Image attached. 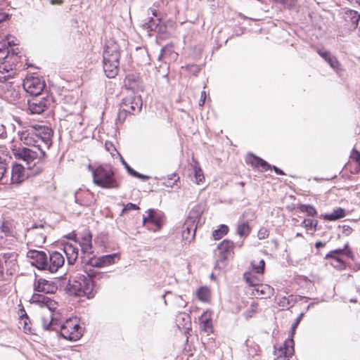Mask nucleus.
<instances>
[{"instance_id": "nucleus-1", "label": "nucleus", "mask_w": 360, "mask_h": 360, "mask_svg": "<svg viewBox=\"0 0 360 360\" xmlns=\"http://www.w3.org/2000/svg\"><path fill=\"white\" fill-rule=\"evenodd\" d=\"M20 139L28 147L13 150L15 158L22 160L27 169L35 167L34 173L40 170L37 165L45 156V150L52 144L53 131L49 127L35 124L19 133Z\"/></svg>"}, {"instance_id": "nucleus-2", "label": "nucleus", "mask_w": 360, "mask_h": 360, "mask_svg": "<svg viewBox=\"0 0 360 360\" xmlns=\"http://www.w3.org/2000/svg\"><path fill=\"white\" fill-rule=\"evenodd\" d=\"M120 46L114 41H109L103 52V70L106 76L114 78L118 73L120 65Z\"/></svg>"}, {"instance_id": "nucleus-3", "label": "nucleus", "mask_w": 360, "mask_h": 360, "mask_svg": "<svg viewBox=\"0 0 360 360\" xmlns=\"http://www.w3.org/2000/svg\"><path fill=\"white\" fill-rule=\"evenodd\" d=\"M22 226L13 219L4 220L0 226L1 243L11 249L17 242L22 240Z\"/></svg>"}, {"instance_id": "nucleus-4", "label": "nucleus", "mask_w": 360, "mask_h": 360, "mask_svg": "<svg viewBox=\"0 0 360 360\" xmlns=\"http://www.w3.org/2000/svg\"><path fill=\"white\" fill-rule=\"evenodd\" d=\"M88 169L91 172L93 182L103 188H118L120 184L115 177V173L110 166H98L96 169L90 165Z\"/></svg>"}, {"instance_id": "nucleus-5", "label": "nucleus", "mask_w": 360, "mask_h": 360, "mask_svg": "<svg viewBox=\"0 0 360 360\" xmlns=\"http://www.w3.org/2000/svg\"><path fill=\"white\" fill-rule=\"evenodd\" d=\"M87 277L70 279L66 286L67 290L70 295L75 296H86L87 298L94 297V283L92 276L94 273L86 272Z\"/></svg>"}, {"instance_id": "nucleus-6", "label": "nucleus", "mask_w": 360, "mask_h": 360, "mask_svg": "<svg viewBox=\"0 0 360 360\" xmlns=\"http://www.w3.org/2000/svg\"><path fill=\"white\" fill-rule=\"evenodd\" d=\"M13 74V68L5 62L0 64V88L6 89L4 97L13 102L19 98L18 91L12 88L11 82H6Z\"/></svg>"}, {"instance_id": "nucleus-7", "label": "nucleus", "mask_w": 360, "mask_h": 360, "mask_svg": "<svg viewBox=\"0 0 360 360\" xmlns=\"http://www.w3.org/2000/svg\"><path fill=\"white\" fill-rule=\"evenodd\" d=\"M60 334L64 339L77 341L83 335V328L77 318L67 319L60 327Z\"/></svg>"}, {"instance_id": "nucleus-8", "label": "nucleus", "mask_w": 360, "mask_h": 360, "mask_svg": "<svg viewBox=\"0 0 360 360\" xmlns=\"http://www.w3.org/2000/svg\"><path fill=\"white\" fill-rule=\"evenodd\" d=\"M165 219V215L162 212L149 209L146 212V215H143V224L148 230L157 231L162 228Z\"/></svg>"}, {"instance_id": "nucleus-9", "label": "nucleus", "mask_w": 360, "mask_h": 360, "mask_svg": "<svg viewBox=\"0 0 360 360\" xmlns=\"http://www.w3.org/2000/svg\"><path fill=\"white\" fill-rule=\"evenodd\" d=\"M142 101L140 96H128L123 98L120 105L118 119L124 120L127 113L135 114L141 110Z\"/></svg>"}, {"instance_id": "nucleus-10", "label": "nucleus", "mask_w": 360, "mask_h": 360, "mask_svg": "<svg viewBox=\"0 0 360 360\" xmlns=\"http://www.w3.org/2000/svg\"><path fill=\"white\" fill-rule=\"evenodd\" d=\"M120 259V254L114 253L111 255H106L101 257H93L89 258L86 266L85 271H87V266L103 268L110 265H112L117 262Z\"/></svg>"}, {"instance_id": "nucleus-11", "label": "nucleus", "mask_w": 360, "mask_h": 360, "mask_svg": "<svg viewBox=\"0 0 360 360\" xmlns=\"http://www.w3.org/2000/svg\"><path fill=\"white\" fill-rule=\"evenodd\" d=\"M25 91L32 96H38L43 91L45 84L39 77H27L22 84Z\"/></svg>"}, {"instance_id": "nucleus-12", "label": "nucleus", "mask_w": 360, "mask_h": 360, "mask_svg": "<svg viewBox=\"0 0 360 360\" xmlns=\"http://www.w3.org/2000/svg\"><path fill=\"white\" fill-rule=\"evenodd\" d=\"M30 301L32 304L46 307L43 311L53 312L58 310V303L44 295L35 293L31 297Z\"/></svg>"}, {"instance_id": "nucleus-13", "label": "nucleus", "mask_w": 360, "mask_h": 360, "mask_svg": "<svg viewBox=\"0 0 360 360\" xmlns=\"http://www.w3.org/2000/svg\"><path fill=\"white\" fill-rule=\"evenodd\" d=\"M303 314H301L295 320V323L292 326V336L287 339L283 347H281L278 349L279 352H281V356H283L284 359H288L291 357L294 354V342L292 340V335L295 332V328L298 326Z\"/></svg>"}, {"instance_id": "nucleus-14", "label": "nucleus", "mask_w": 360, "mask_h": 360, "mask_svg": "<svg viewBox=\"0 0 360 360\" xmlns=\"http://www.w3.org/2000/svg\"><path fill=\"white\" fill-rule=\"evenodd\" d=\"M27 257L30 259V263L39 269L46 271L47 256L43 251L30 250L27 252Z\"/></svg>"}, {"instance_id": "nucleus-15", "label": "nucleus", "mask_w": 360, "mask_h": 360, "mask_svg": "<svg viewBox=\"0 0 360 360\" xmlns=\"http://www.w3.org/2000/svg\"><path fill=\"white\" fill-rule=\"evenodd\" d=\"M234 244L231 240H224L217 246L219 252L218 262H224L233 254Z\"/></svg>"}, {"instance_id": "nucleus-16", "label": "nucleus", "mask_w": 360, "mask_h": 360, "mask_svg": "<svg viewBox=\"0 0 360 360\" xmlns=\"http://www.w3.org/2000/svg\"><path fill=\"white\" fill-rule=\"evenodd\" d=\"M64 263L63 255L58 251H54L49 255V263H47L46 271L55 273L64 265Z\"/></svg>"}, {"instance_id": "nucleus-17", "label": "nucleus", "mask_w": 360, "mask_h": 360, "mask_svg": "<svg viewBox=\"0 0 360 360\" xmlns=\"http://www.w3.org/2000/svg\"><path fill=\"white\" fill-rule=\"evenodd\" d=\"M78 242L82 252L91 253L92 249V235L89 230L84 231L82 234L77 237Z\"/></svg>"}, {"instance_id": "nucleus-18", "label": "nucleus", "mask_w": 360, "mask_h": 360, "mask_svg": "<svg viewBox=\"0 0 360 360\" xmlns=\"http://www.w3.org/2000/svg\"><path fill=\"white\" fill-rule=\"evenodd\" d=\"M342 18L345 22V25L352 30L357 27L360 20V14L356 11L348 9L345 11Z\"/></svg>"}, {"instance_id": "nucleus-19", "label": "nucleus", "mask_w": 360, "mask_h": 360, "mask_svg": "<svg viewBox=\"0 0 360 360\" xmlns=\"http://www.w3.org/2000/svg\"><path fill=\"white\" fill-rule=\"evenodd\" d=\"M124 85L127 89L138 92L143 90V82L137 75H127L124 79Z\"/></svg>"}, {"instance_id": "nucleus-20", "label": "nucleus", "mask_w": 360, "mask_h": 360, "mask_svg": "<svg viewBox=\"0 0 360 360\" xmlns=\"http://www.w3.org/2000/svg\"><path fill=\"white\" fill-rule=\"evenodd\" d=\"M29 231L33 236V243L36 246L40 247L45 243L46 233L42 224H40L39 226H33Z\"/></svg>"}, {"instance_id": "nucleus-21", "label": "nucleus", "mask_w": 360, "mask_h": 360, "mask_svg": "<svg viewBox=\"0 0 360 360\" xmlns=\"http://www.w3.org/2000/svg\"><path fill=\"white\" fill-rule=\"evenodd\" d=\"M27 178L25 167L20 164L13 165L11 170V181L12 184H20Z\"/></svg>"}, {"instance_id": "nucleus-22", "label": "nucleus", "mask_w": 360, "mask_h": 360, "mask_svg": "<svg viewBox=\"0 0 360 360\" xmlns=\"http://www.w3.org/2000/svg\"><path fill=\"white\" fill-rule=\"evenodd\" d=\"M197 224L192 223L191 220H186L182 226V238L183 239L191 243L195 237Z\"/></svg>"}, {"instance_id": "nucleus-23", "label": "nucleus", "mask_w": 360, "mask_h": 360, "mask_svg": "<svg viewBox=\"0 0 360 360\" xmlns=\"http://www.w3.org/2000/svg\"><path fill=\"white\" fill-rule=\"evenodd\" d=\"M274 289L267 284L259 283L252 288V294L260 298H269L274 295Z\"/></svg>"}, {"instance_id": "nucleus-24", "label": "nucleus", "mask_w": 360, "mask_h": 360, "mask_svg": "<svg viewBox=\"0 0 360 360\" xmlns=\"http://www.w3.org/2000/svg\"><path fill=\"white\" fill-rule=\"evenodd\" d=\"M34 288L38 292L48 294L55 292L57 290V286L52 281L39 278L37 281Z\"/></svg>"}, {"instance_id": "nucleus-25", "label": "nucleus", "mask_w": 360, "mask_h": 360, "mask_svg": "<svg viewBox=\"0 0 360 360\" xmlns=\"http://www.w3.org/2000/svg\"><path fill=\"white\" fill-rule=\"evenodd\" d=\"M63 251L66 255L69 264H73L78 257V248L72 243H66L63 245Z\"/></svg>"}, {"instance_id": "nucleus-26", "label": "nucleus", "mask_w": 360, "mask_h": 360, "mask_svg": "<svg viewBox=\"0 0 360 360\" xmlns=\"http://www.w3.org/2000/svg\"><path fill=\"white\" fill-rule=\"evenodd\" d=\"M46 108V101L44 99L33 98L28 101V110L31 114H40Z\"/></svg>"}, {"instance_id": "nucleus-27", "label": "nucleus", "mask_w": 360, "mask_h": 360, "mask_svg": "<svg viewBox=\"0 0 360 360\" xmlns=\"http://www.w3.org/2000/svg\"><path fill=\"white\" fill-rule=\"evenodd\" d=\"M246 162L252 165V167H261L264 171H267L271 168V166L269 165L265 160L252 155L250 154L246 158Z\"/></svg>"}, {"instance_id": "nucleus-28", "label": "nucleus", "mask_w": 360, "mask_h": 360, "mask_svg": "<svg viewBox=\"0 0 360 360\" xmlns=\"http://www.w3.org/2000/svg\"><path fill=\"white\" fill-rule=\"evenodd\" d=\"M75 199L83 205H89L95 201L94 195L89 191H80L76 193Z\"/></svg>"}, {"instance_id": "nucleus-29", "label": "nucleus", "mask_w": 360, "mask_h": 360, "mask_svg": "<svg viewBox=\"0 0 360 360\" xmlns=\"http://www.w3.org/2000/svg\"><path fill=\"white\" fill-rule=\"evenodd\" d=\"M244 279L246 283L253 288L257 286L262 281V275L259 274H257L253 270L245 272L243 274Z\"/></svg>"}, {"instance_id": "nucleus-30", "label": "nucleus", "mask_w": 360, "mask_h": 360, "mask_svg": "<svg viewBox=\"0 0 360 360\" xmlns=\"http://www.w3.org/2000/svg\"><path fill=\"white\" fill-rule=\"evenodd\" d=\"M41 324L44 330H56L55 327L50 311H43L40 319Z\"/></svg>"}, {"instance_id": "nucleus-31", "label": "nucleus", "mask_w": 360, "mask_h": 360, "mask_svg": "<svg viewBox=\"0 0 360 360\" xmlns=\"http://www.w3.org/2000/svg\"><path fill=\"white\" fill-rule=\"evenodd\" d=\"M13 40H10V37H7L6 39L0 41V60L6 58L9 51L8 46L11 47L16 45Z\"/></svg>"}, {"instance_id": "nucleus-32", "label": "nucleus", "mask_w": 360, "mask_h": 360, "mask_svg": "<svg viewBox=\"0 0 360 360\" xmlns=\"http://www.w3.org/2000/svg\"><path fill=\"white\" fill-rule=\"evenodd\" d=\"M200 328L205 332L209 333L212 330V321L210 314L205 312L200 317Z\"/></svg>"}, {"instance_id": "nucleus-33", "label": "nucleus", "mask_w": 360, "mask_h": 360, "mask_svg": "<svg viewBox=\"0 0 360 360\" xmlns=\"http://www.w3.org/2000/svg\"><path fill=\"white\" fill-rule=\"evenodd\" d=\"M345 216V211L341 207L334 210L331 213L322 215V218L327 221H335Z\"/></svg>"}, {"instance_id": "nucleus-34", "label": "nucleus", "mask_w": 360, "mask_h": 360, "mask_svg": "<svg viewBox=\"0 0 360 360\" xmlns=\"http://www.w3.org/2000/svg\"><path fill=\"white\" fill-rule=\"evenodd\" d=\"M202 214L201 208L199 205H196L190 211L189 215L186 220H191L192 223L196 224L197 220H199Z\"/></svg>"}, {"instance_id": "nucleus-35", "label": "nucleus", "mask_w": 360, "mask_h": 360, "mask_svg": "<svg viewBox=\"0 0 360 360\" xmlns=\"http://www.w3.org/2000/svg\"><path fill=\"white\" fill-rule=\"evenodd\" d=\"M229 231V227L225 224H221L218 229L213 231L212 236L214 240H219Z\"/></svg>"}, {"instance_id": "nucleus-36", "label": "nucleus", "mask_w": 360, "mask_h": 360, "mask_svg": "<svg viewBox=\"0 0 360 360\" xmlns=\"http://www.w3.org/2000/svg\"><path fill=\"white\" fill-rule=\"evenodd\" d=\"M196 296L199 300L206 302L210 297V290L206 287H201L196 291Z\"/></svg>"}, {"instance_id": "nucleus-37", "label": "nucleus", "mask_w": 360, "mask_h": 360, "mask_svg": "<svg viewBox=\"0 0 360 360\" xmlns=\"http://www.w3.org/2000/svg\"><path fill=\"white\" fill-rule=\"evenodd\" d=\"M120 160L122 162V164L124 166V167L126 168V169L127 170V172H129V174H130L131 175H132L133 176H135V177H137V178H139V179H148V176H144L143 174H139V172H136L135 170H134L127 162L126 161L123 159V158L122 157V155H120Z\"/></svg>"}, {"instance_id": "nucleus-38", "label": "nucleus", "mask_w": 360, "mask_h": 360, "mask_svg": "<svg viewBox=\"0 0 360 360\" xmlns=\"http://www.w3.org/2000/svg\"><path fill=\"white\" fill-rule=\"evenodd\" d=\"M326 62L336 72L339 73L342 70L341 64L335 56L331 55L330 57L328 58Z\"/></svg>"}, {"instance_id": "nucleus-39", "label": "nucleus", "mask_w": 360, "mask_h": 360, "mask_svg": "<svg viewBox=\"0 0 360 360\" xmlns=\"http://www.w3.org/2000/svg\"><path fill=\"white\" fill-rule=\"evenodd\" d=\"M250 232V227L248 222H243L238 224L237 228V233L243 237H247Z\"/></svg>"}, {"instance_id": "nucleus-40", "label": "nucleus", "mask_w": 360, "mask_h": 360, "mask_svg": "<svg viewBox=\"0 0 360 360\" xmlns=\"http://www.w3.org/2000/svg\"><path fill=\"white\" fill-rule=\"evenodd\" d=\"M193 176H194V180L193 181L197 184H200V183L203 182L204 181V174L202 172V170L201 168L197 165H195L193 167Z\"/></svg>"}, {"instance_id": "nucleus-41", "label": "nucleus", "mask_w": 360, "mask_h": 360, "mask_svg": "<svg viewBox=\"0 0 360 360\" xmlns=\"http://www.w3.org/2000/svg\"><path fill=\"white\" fill-rule=\"evenodd\" d=\"M298 208L301 212H306L309 216L313 217L317 214L315 207L310 205H300Z\"/></svg>"}, {"instance_id": "nucleus-42", "label": "nucleus", "mask_w": 360, "mask_h": 360, "mask_svg": "<svg viewBox=\"0 0 360 360\" xmlns=\"http://www.w3.org/2000/svg\"><path fill=\"white\" fill-rule=\"evenodd\" d=\"M257 312V304L252 302L250 307L244 312V316L246 319L252 317Z\"/></svg>"}, {"instance_id": "nucleus-43", "label": "nucleus", "mask_w": 360, "mask_h": 360, "mask_svg": "<svg viewBox=\"0 0 360 360\" xmlns=\"http://www.w3.org/2000/svg\"><path fill=\"white\" fill-rule=\"evenodd\" d=\"M317 224V221H314L311 219H306L302 223L307 231H312L313 232L316 231Z\"/></svg>"}, {"instance_id": "nucleus-44", "label": "nucleus", "mask_w": 360, "mask_h": 360, "mask_svg": "<svg viewBox=\"0 0 360 360\" xmlns=\"http://www.w3.org/2000/svg\"><path fill=\"white\" fill-rule=\"evenodd\" d=\"M350 158L352 160H354L358 164V166L356 169V172L359 173L360 172V152L356 150L355 148H353L350 153Z\"/></svg>"}, {"instance_id": "nucleus-45", "label": "nucleus", "mask_w": 360, "mask_h": 360, "mask_svg": "<svg viewBox=\"0 0 360 360\" xmlns=\"http://www.w3.org/2000/svg\"><path fill=\"white\" fill-rule=\"evenodd\" d=\"M251 264H252V270H253L255 272H257V274H259L262 275V274L264 272V266H265L264 261L263 259H261V260L259 261L257 264H256L255 262L253 261Z\"/></svg>"}, {"instance_id": "nucleus-46", "label": "nucleus", "mask_w": 360, "mask_h": 360, "mask_svg": "<svg viewBox=\"0 0 360 360\" xmlns=\"http://www.w3.org/2000/svg\"><path fill=\"white\" fill-rule=\"evenodd\" d=\"M105 147L106 150L108 151L112 157H114L115 155H117L119 157L121 155L112 142L106 141L105 143Z\"/></svg>"}, {"instance_id": "nucleus-47", "label": "nucleus", "mask_w": 360, "mask_h": 360, "mask_svg": "<svg viewBox=\"0 0 360 360\" xmlns=\"http://www.w3.org/2000/svg\"><path fill=\"white\" fill-rule=\"evenodd\" d=\"M50 314L51 315V318L53 319V322L55 327L56 326H58L61 320V313L60 312V311L57 310L53 312L50 311Z\"/></svg>"}, {"instance_id": "nucleus-48", "label": "nucleus", "mask_w": 360, "mask_h": 360, "mask_svg": "<svg viewBox=\"0 0 360 360\" xmlns=\"http://www.w3.org/2000/svg\"><path fill=\"white\" fill-rule=\"evenodd\" d=\"M331 258L334 260L335 264H333V265L339 267V268H345V264L344 261L338 255H336V257H327L326 259Z\"/></svg>"}, {"instance_id": "nucleus-49", "label": "nucleus", "mask_w": 360, "mask_h": 360, "mask_svg": "<svg viewBox=\"0 0 360 360\" xmlns=\"http://www.w3.org/2000/svg\"><path fill=\"white\" fill-rule=\"evenodd\" d=\"M269 231L266 227H262L259 229L257 237L259 240H264L268 238Z\"/></svg>"}, {"instance_id": "nucleus-50", "label": "nucleus", "mask_w": 360, "mask_h": 360, "mask_svg": "<svg viewBox=\"0 0 360 360\" xmlns=\"http://www.w3.org/2000/svg\"><path fill=\"white\" fill-rule=\"evenodd\" d=\"M158 23L156 22L155 20L151 18L148 22H146L145 24H143V27L145 29L148 30L149 31H152L155 30L158 27Z\"/></svg>"}, {"instance_id": "nucleus-51", "label": "nucleus", "mask_w": 360, "mask_h": 360, "mask_svg": "<svg viewBox=\"0 0 360 360\" xmlns=\"http://www.w3.org/2000/svg\"><path fill=\"white\" fill-rule=\"evenodd\" d=\"M169 53H172L171 46H165L162 48L159 56V60L165 58Z\"/></svg>"}, {"instance_id": "nucleus-52", "label": "nucleus", "mask_w": 360, "mask_h": 360, "mask_svg": "<svg viewBox=\"0 0 360 360\" xmlns=\"http://www.w3.org/2000/svg\"><path fill=\"white\" fill-rule=\"evenodd\" d=\"M319 55L322 57L326 61L328 60L329 57L332 55L329 51L324 49H319L317 51Z\"/></svg>"}, {"instance_id": "nucleus-53", "label": "nucleus", "mask_w": 360, "mask_h": 360, "mask_svg": "<svg viewBox=\"0 0 360 360\" xmlns=\"http://www.w3.org/2000/svg\"><path fill=\"white\" fill-rule=\"evenodd\" d=\"M345 248L342 249H337L330 251L328 254H327V257H336V255L339 256L344 255Z\"/></svg>"}, {"instance_id": "nucleus-54", "label": "nucleus", "mask_w": 360, "mask_h": 360, "mask_svg": "<svg viewBox=\"0 0 360 360\" xmlns=\"http://www.w3.org/2000/svg\"><path fill=\"white\" fill-rule=\"evenodd\" d=\"M139 207L133 203H127L124 209L122 210V212H126L127 211L134 210H139Z\"/></svg>"}, {"instance_id": "nucleus-55", "label": "nucleus", "mask_w": 360, "mask_h": 360, "mask_svg": "<svg viewBox=\"0 0 360 360\" xmlns=\"http://www.w3.org/2000/svg\"><path fill=\"white\" fill-rule=\"evenodd\" d=\"M345 250L344 251V255H345L347 257L350 258L351 259L354 260V255L352 251L349 248H348L347 243L345 245Z\"/></svg>"}, {"instance_id": "nucleus-56", "label": "nucleus", "mask_w": 360, "mask_h": 360, "mask_svg": "<svg viewBox=\"0 0 360 360\" xmlns=\"http://www.w3.org/2000/svg\"><path fill=\"white\" fill-rule=\"evenodd\" d=\"M205 99H206V93L205 91H202L201 92L200 100L199 101V105L200 106H202L205 104Z\"/></svg>"}, {"instance_id": "nucleus-57", "label": "nucleus", "mask_w": 360, "mask_h": 360, "mask_svg": "<svg viewBox=\"0 0 360 360\" xmlns=\"http://www.w3.org/2000/svg\"><path fill=\"white\" fill-rule=\"evenodd\" d=\"M6 136V129L5 127L0 123V138H3Z\"/></svg>"}, {"instance_id": "nucleus-58", "label": "nucleus", "mask_w": 360, "mask_h": 360, "mask_svg": "<svg viewBox=\"0 0 360 360\" xmlns=\"http://www.w3.org/2000/svg\"><path fill=\"white\" fill-rule=\"evenodd\" d=\"M274 169V170L275 171V172L277 174H280V175H283L284 174L282 170H281L279 168L274 166L272 167Z\"/></svg>"}, {"instance_id": "nucleus-59", "label": "nucleus", "mask_w": 360, "mask_h": 360, "mask_svg": "<svg viewBox=\"0 0 360 360\" xmlns=\"http://www.w3.org/2000/svg\"><path fill=\"white\" fill-rule=\"evenodd\" d=\"M169 179L173 180L174 183H176L179 179V177L176 174H173L171 175Z\"/></svg>"}, {"instance_id": "nucleus-60", "label": "nucleus", "mask_w": 360, "mask_h": 360, "mask_svg": "<svg viewBox=\"0 0 360 360\" xmlns=\"http://www.w3.org/2000/svg\"><path fill=\"white\" fill-rule=\"evenodd\" d=\"M3 274H4V266H3V262L2 260L0 259V278H1L3 276Z\"/></svg>"}, {"instance_id": "nucleus-61", "label": "nucleus", "mask_w": 360, "mask_h": 360, "mask_svg": "<svg viewBox=\"0 0 360 360\" xmlns=\"http://www.w3.org/2000/svg\"><path fill=\"white\" fill-rule=\"evenodd\" d=\"M324 245H325V244H324V243H322V242H321V241H318V242H316V243H315V247H316V248H318V249H319V248H323V247H324Z\"/></svg>"}, {"instance_id": "nucleus-62", "label": "nucleus", "mask_w": 360, "mask_h": 360, "mask_svg": "<svg viewBox=\"0 0 360 360\" xmlns=\"http://www.w3.org/2000/svg\"><path fill=\"white\" fill-rule=\"evenodd\" d=\"M63 0H51V4H61L63 3Z\"/></svg>"}, {"instance_id": "nucleus-63", "label": "nucleus", "mask_w": 360, "mask_h": 360, "mask_svg": "<svg viewBox=\"0 0 360 360\" xmlns=\"http://www.w3.org/2000/svg\"><path fill=\"white\" fill-rule=\"evenodd\" d=\"M344 229H345V232L346 233V234H349L352 232V229L349 227V226H344Z\"/></svg>"}, {"instance_id": "nucleus-64", "label": "nucleus", "mask_w": 360, "mask_h": 360, "mask_svg": "<svg viewBox=\"0 0 360 360\" xmlns=\"http://www.w3.org/2000/svg\"><path fill=\"white\" fill-rule=\"evenodd\" d=\"M353 269H354V270L360 269V264H359V263L354 264Z\"/></svg>"}]
</instances>
